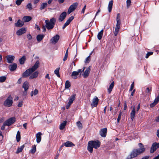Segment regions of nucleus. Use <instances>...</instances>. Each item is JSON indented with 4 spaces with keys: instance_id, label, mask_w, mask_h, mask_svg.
I'll return each instance as SVG.
<instances>
[{
    "instance_id": "nucleus-1",
    "label": "nucleus",
    "mask_w": 159,
    "mask_h": 159,
    "mask_svg": "<svg viewBox=\"0 0 159 159\" xmlns=\"http://www.w3.org/2000/svg\"><path fill=\"white\" fill-rule=\"evenodd\" d=\"M139 148L133 149L127 157V159H131L135 157L145 151V149L143 144L139 143Z\"/></svg>"
},
{
    "instance_id": "nucleus-2",
    "label": "nucleus",
    "mask_w": 159,
    "mask_h": 159,
    "mask_svg": "<svg viewBox=\"0 0 159 159\" xmlns=\"http://www.w3.org/2000/svg\"><path fill=\"white\" fill-rule=\"evenodd\" d=\"M39 62L37 61L34 65L31 68L27 70L25 72L23 73L22 76L24 78H26L30 76L32 73L36 70L39 66Z\"/></svg>"
},
{
    "instance_id": "nucleus-3",
    "label": "nucleus",
    "mask_w": 159,
    "mask_h": 159,
    "mask_svg": "<svg viewBox=\"0 0 159 159\" xmlns=\"http://www.w3.org/2000/svg\"><path fill=\"white\" fill-rule=\"evenodd\" d=\"M101 143L98 140L90 141L88 143L87 149L91 153H92L93 148L97 149L100 146Z\"/></svg>"
},
{
    "instance_id": "nucleus-4",
    "label": "nucleus",
    "mask_w": 159,
    "mask_h": 159,
    "mask_svg": "<svg viewBox=\"0 0 159 159\" xmlns=\"http://www.w3.org/2000/svg\"><path fill=\"white\" fill-rule=\"evenodd\" d=\"M56 21V19L54 17L50 19V20H45V26L47 29L48 30L52 29L54 28Z\"/></svg>"
},
{
    "instance_id": "nucleus-5",
    "label": "nucleus",
    "mask_w": 159,
    "mask_h": 159,
    "mask_svg": "<svg viewBox=\"0 0 159 159\" xmlns=\"http://www.w3.org/2000/svg\"><path fill=\"white\" fill-rule=\"evenodd\" d=\"M120 13H118L117 14L116 18L117 23L116 26L115 30L114 33V35L115 36H116L118 34L120 27L121 21L120 19Z\"/></svg>"
},
{
    "instance_id": "nucleus-6",
    "label": "nucleus",
    "mask_w": 159,
    "mask_h": 159,
    "mask_svg": "<svg viewBox=\"0 0 159 159\" xmlns=\"http://www.w3.org/2000/svg\"><path fill=\"white\" fill-rule=\"evenodd\" d=\"M13 98L11 95L5 100L3 103L4 106L8 107H11L13 103Z\"/></svg>"
},
{
    "instance_id": "nucleus-7",
    "label": "nucleus",
    "mask_w": 159,
    "mask_h": 159,
    "mask_svg": "<svg viewBox=\"0 0 159 159\" xmlns=\"http://www.w3.org/2000/svg\"><path fill=\"white\" fill-rule=\"evenodd\" d=\"M76 95L73 94L70 97L68 98L69 102L66 106V109H68L70 107V106L73 103V101L75 100Z\"/></svg>"
},
{
    "instance_id": "nucleus-8",
    "label": "nucleus",
    "mask_w": 159,
    "mask_h": 159,
    "mask_svg": "<svg viewBox=\"0 0 159 159\" xmlns=\"http://www.w3.org/2000/svg\"><path fill=\"white\" fill-rule=\"evenodd\" d=\"M78 5V3L77 2H75L71 5L68 9V14H69L73 12L76 8Z\"/></svg>"
},
{
    "instance_id": "nucleus-9",
    "label": "nucleus",
    "mask_w": 159,
    "mask_h": 159,
    "mask_svg": "<svg viewBox=\"0 0 159 159\" xmlns=\"http://www.w3.org/2000/svg\"><path fill=\"white\" fill-rule=\"evenodd\" d=\"M16 120V119L15 117H11L5 121V122L7 126H9L15 122Z\"/></svg>"
},
{
    "instance_id": "nucleus-10",
    "label": "nucleus",
    "mask_w": 159,
    "mask_h": 159,
    "mask_svg": "<svg viewBox=\"0 0 159 159\" xmlns=\"http://www.w3.org/2000/svg\"><path fill=\"white\" fill-rule=\"evenodd\" d=\"M99 99L96 96L92 100V102L91 103V106L92 108L96 107L97 106Z\"/></svg>"
},
{
    "instance_id": "nucleus-11",
    "label": "nucleus",
    "mask_w": 159,
    "mask_h": 159,
    "mask_svg": "<svg viewBox=\"0 0 159 159\" xmlns=\"http://www.w3.org/2000/svg\"><path fill=\"white\" fill-rule=\"evenodd\" d=\"M84 69V68L82 70L81 69H79L77 71H73L72 72L71 75L72 77L74 79H76L77 78V76L79 75V73L81 72V71H83Z\"/></svg>"
},
{
    "instance_id": "nucleus-12",
    "label": "nucleus",
    "mask_w": 159,
    "mask_h": 159,
    "mask_svg": "<svg viewBox=\"0 0 159 159\" xmlns=\"http://www.w3.org/2000/svg\"><path fill=\"white\" fill-rule=\"evenodd\" d=\"M159 147V143H153L151 148V150H150V152L151 153H153Z\"/></svg>"
},
{
    "instance_id": "nucleus-13",
    "label": "nucleus",
    "mask_w": 159,
    "mask_h": 159,
    "mask_svg": "<svg viewBox=\"0 0 159 159\" xmlns=\"http://www.w3.org/2000/svg\"><path fill=\"white\" fill-rule=\"evenodd\" d=\"M22 87L24 89L23 93L25 95H26L27 93V91L29 88V83L27 81L25 82L23 84Z\"/></svg>"
},
{
    "instance_id": "nucleus-14",
    "label": "nucleus",
    "mask_w": 159,
    "mask_h": 159,
    "mask_svg": "<svg viewBox=\"0 0 159 159\" xmlns=\"http://www.w3.org/2000/svg\"><path fill=\"white\" fill-rule=\"evenodd\" d=\"M8 63H12L14 60L15 57L12 55H8L5 57Z\"/></svg>"
},
{
    "instance_id": "nucleus-15",
    "label": "nucleus",
    "mask_w": 159,
    "mask_h": 159,
    "mask_svg": "<svg viewBox=\"0 0 159 159\" xmlns=\"http://www.w3.org/2000/svg\"><path fill=\"white\" fill-rule=\"evenodd\" d=\"M107 132V129L106 128L101 129L99 131V134L101 136L103 137H106Z\"/></svg>"
},
{
    "instance_id": "nucleus-16",
    "label": "nucleus",
    "mask_w": 159,
    "mask_h": 159,
    "mask_svg": "<svg viewBox=\"0 0 159 159\" xmlns=\"http://www.w3.org/2000/svg\"><path fill=\"white\" fill-rule=\"evenodd\" d=\"M26 31V30L25 28H22L20 29L17 31L16 34L18 35H20L25 33Z\"/></svg>"
},
{
    "instance_id": "nucleus-17",
    "label": "nucleus",
    "mask_w": 159,
    "mask_h": 159,
    "mask_svg": "<svg viewBox=\"0 0 159 159\" xmlns=\"http://www.w3.org/2000/svg\"><path fill=\"white\" fill-rule=\"evenodd\" d=\"M66 12H63L61 13L59 16V20L61 22L62 21L66 18Z\"/></svg>"
},
{
    "instance_id": "nucleus-18",
    "label": "nucleus",
    "mask_w": 159,
    "mask_h": 159,
    "mask_svg": "<svg viewBox=\"0 0 159 159\" xmlns=\"http://www.w3.org/2000/svg\"><path fill=\"white\" fill-rule=\"evenodd\" d=\"M42 135V133L40 132H39L37 133L36 135V142L38 143H39L41 140V136Z\"/></svg>"
},
{
    "instance_id": "nucleus-19",
    "label": "nucleus",
    "mask_w": 159,
    "mask_h": 159,
    "mask_svg": "<svg viewBox=\"0 0 159 159\" xmlns=\"http://www.w3.org/2000/svg\"><path fill=\"white\" fill-rule=\"evenodd\" d=\"M158 101H159V93L158 96L157 98H155L153 102L150 104V107H154L157 104Z\"/></svg>"
},
{
    "instance_id": "nucleus-20",
    "label": "nucleus",
    "mask_w": 159,
    "mask_h": 159,
    "mask_svg": "<svg viewBox=\"0 0 159 159\" xmlns=\"http://www.w3.org/2000/svg\"><path fill=\"white\" fill-rule=\"evenodd\" d=\"M17 67V65L15 63H13L12 64L9 65V68L11 71H13L16 70Z\"/></svg>"
},
{
    "instance_id": "nucleus-21",
    "label": "nucleus",
    "mask_w": 159,
    "mask_h": 159,
    "mask_svg": "<svg viewBox=\"0 0 159 159\" xmlns=\"http://www.w3.org/2000/svg\"><path fill=\"white\" fill-rule=\"evenodd\" d=\"M114 82H112L109 85V87L107 88V92L109 94H110L111 91L112 90V89L114 87Z\"/></svg>"
},
{
    "instance_id": "nucleus-22",
    "label": "nucleus",
    "mask_w": 159,
    "mask_h": 159,
    "mask_svg": "<svg viewBox=\"0 0 159 159\" xmlns=\"http://www.w3.org/2000/svg\"><path fill=\"white\" fill-rule=\"evenodd\" d=\"M38 74L39 72L38 71H36L33 73H32L29 76L30 79H32L36 78L38 76Z\"/></svg>"
},
{
    "instance_id": "nucleus-23",
    "label": "nucleus",
    "mask_w": 159,
    "mask_h": 159,
    "mask_svg": "<svg viewBox=\"0 0 159 159\" xmlns=\"http://www.w3.org/2000/svg\"><path fill=\"white\" fill-rule=\"evenodd\" d=\"M135 107H134L132 109V111H131L130 113V118L132 120H133V119L135 117Z\"/></svg>"
},
{
    "instance_id": "nucleus-24",
    "label": "nucleus",
    "mask_w": 159,
    "mask_h": 159,
    "mask_svg": "<svg viewBox=\"0 0 159 159\" xmlns=\"http://www.w3.org/2000/svg\"><path fill=\"white\" fill-rule=\"evenodd\" d=\"M24 24L23 22L21 21L20 20H19L17 23L15 24V25L17 27H21L24 25Z\"/></svg>"
},
{
    "instance_id": "nucleus-25",
    "label": "nucleus",
    "mask_w": 159,
    "mask_h": 159,
    "mask_svg": "<svg viewBox=\"0 0 159 159\" xmlns=\"http://www.w3.org/2000/svg\"><path fill=\"white\" fill-rule=\"evenodd\" d=\"M113 5V0H111L109 2L108 7L107 8L108 11L110 13L111 12L112 8Z\"/></svg>"
},
{
    "instance_id": "nucleus-26",
    "label": "nucleus",
    "mask_w": 159,
    "mask_h": 159,
    "mask_svg": "<svg viewBox=\"0 0 159 159\" xmlns=\"http://www.w3.org/2000/svg\"><path fill=\"white\" fill-rule=\"evenodd\" d=\"M64 145L67 147L74 146L75 145L72 142L68 141L65 143Z\"/></svg>"
},
{
    "instance_id": "nucleus-27",
    "label": "nucleus",
    "mask_w": 159,
    "mask_h": 159,
    "mask_svg": "<svg viewBox=\"0 0 159 159\" xmlns=\"http://www.w3.org/2000/svg\"><path fill=\"white\" fill-rule=\"evenodd\" d=\"M90 70V66H89L87 68L84 72L83 76L84 78H86L89 75Z\"/></svg>"
},
{
    "instance_id": "nucleus-28",
    "label": "nucleus",
    "mask_w": 159,
    "mask_h": 159,
    "mask_svg": "<svg viewBox=\"0 0 159 159\" xmlns=\"http://www.w3.org/2000/svg\"><path fill=\"white\" fill-rule=\"evenodd\" d=\"M32 19L30 16H25L23 17V20L25 22H28L30 21Z\"/></svg>"
},
{
    "instance_id": "nucleus-29",
    "label": "nucleus",
    "mask_w": 159,
    "mask_h": 159,
    "mask_svg": "<svg viewBox=\"0 0 159 159\" xmlns=\"http://www.w3.org/2000/svg\"><path fill=\"white\" fill-rule=\"evenodd\" d=\"M152 90V88L151 87H148L146 88L145 90V93L147 95H149L151 93V92Z\"/></svg>"
},
{
    "instance_id": "nucleus-30",
    "label": "nucleus",
    "mask_w": 159,
    "mask_h": 159,
    "mask_svg": "<svg viewBox=\"0 0 159 159\" xmlns=\"http://www.w3.org/2000/svg\"><path fill=\"white\" fill-rule=\"evenodd\" d=\"M66 123V121H64L62 123H61V124L59 126V129L61 130H62L65 127Z\"/></svg>"
},
{
    "instance_id": "nucleus-31",
    "label": "nucleus",
    "mask_w": 159,
    "mask_h": 159,
    "mask_svg": "<svg viewBox=\"0 0 159 159\" xmlns=\"http://www.w3.org/2000/svg\"><path fill=\"white\" fill-rule=\"evenodd\" d=\"M103 30H102L98 33L97 35V37L99 40H100L101 39L103 35Z\"/></svg>"
},
{
    "instance_id": "nucleus-32",
    "label": "nucleus",
    "mask_w": 159,
    "mask_h": 159,
    "mask_svg": "<svg viewBox=\"0 0 159 159\" xmlns=\"http://www.w3.org/2000/svg\"><path fill=\"white\" fill-rule=\"evenodd\" d=\"M24 147H25L24 144H23L22 146H20V147H19L18 148V149L16 152V153L17 154H18L20 152H21L22 151L23 149L24 148Z\"/></svg>"
},
{
    "instance_id": "nucleus-33",
    "label": "nucleus",
    "mask_w": 159,
    "mask_h": 159,
    "mask_svg": "<svg viewBox=\"0 0 159 159\" xmlns=\"http://www.w3.org/2000/svg\"><path fill=\"white\" fill-rule=\"evenodd\" d=\"M74 17L73 16H71L70 17L69 19L66 21V22L65 23L67 26L68 25L71 21L74 19Z\"/></svg>"
},
{
    "instance_id": "nucleus-34",
    "label": "nucleus",
    "mask_w": 159,
    "mask_h": 159,
    "mask_svg": "<svg viewBox=\"0 0 159 159\" xmlns=\"http://www.w3.org/2000/svg\"><path fill=\"white\" fill-rule=\"evenodd\" d=\"M48 6V4L47 2L43 3L41 4L40 9V10H42L45 8V7H47Z\"/></svg>"
},
{
    "instance_id": "nucleus-35",
    "label": "nucleus",
    "mask_w": 159,
    "mask_h": 159,
    "mask_svg": "<svg viewBox=\"0 0 159 159\" xmlns=\"http://www.w3.org/2000/svg\"><path fill=\"white\" fill-rule=\"evenodd\" d=\"M16 138L18 142L20 141V135L19 131H18L17 132Z\"/></svg>"
},
{
    "instance_id": "nucleus-36",
    "label": "nucleus",
    "mask_w": 159,
    "mask_h": 159,
    "mask_svg": "<svg viewBox=\"0 0 159 159\" xmlns=\"http://www.w3.org/2000/svg\"><path fill=\"white\" fill-rule=\"evenodd\" d=\"M25 61V56H23L19 59V62L21 64H23Z\"/></svg>"
},
{
    "instance_id": "nucleus-37",
    "label": "nucleus",
    "mask_w": 159,
    "mask_h": 159,
    "mask_svg": "<svg viewBox=\"0 0 159 159\" xmlns=\"http://www.w3.org/2000/svg\"><path fill=\"white\" fill-rule=\"evenodd\" d=\"M38 93V91L37 89H35L34 91H31V96L32 97L33 96H35Z\"/></svg>"
},
{
    "instance_id": "nucleus-38",
    "label": "nucleus",
    "mask_w": 159,
    "mask_h": 159,
    "mask_svg": "<svg viewBox=\"0 0 159 159\" xmlns=\"http://www.w3.org/2000/svg\"><path fill=\"white\" fill-rule=\"evenodd\" d=\"M70 83L68 80H66L65 84V88L68 89L70 86Z\"/></svg>"
},
{
    "instance_id": "nucleus-39",
    "label": "nucleus",
    "mask_w": 159,
    "mask_h": 159,
    "mask_svg": "<svg viewBox=\"0 0 159 159\" xmlns=\"http://www.w3.org/2000/svg\"><path fill=\"white\" fill-rule=\"evenodd\" d=\"M44 37V35L43 34H39L37 36V40H42Z\"/></svg>"
},
{
    "instance_id": "nucleus-40",
    "label": "nucleus",
    "mask_w": 159,
    "mask_h": 159,
    "mask_svg": "<svg viewBox=\"0 0 159 159\" xmlns=\"http://www.w3.org/2000/svg\"><path fill=\"white\" fill-rule=\"evenodd\" d=\"M59 68H57L54 71V73L58 77H60V75L59 74Z\"/></svg>"
},
{
    "instance_id": "nucleus-41",
    "label": "nucleus",
    "mask_w": 159,
    "mask_h": 159,
    "mask_svg": "<svg viewBox=\"0 0 159 159\" xmlns=\"http://www.w3.org/2000/svg\"><path fill=\"white\" fill-rule=\"evenodd\" d=\"M26 8L27 9H28L29 11H30L32 9V6L31 3H29L26 5Z\"/></svg>"
},
{
    "instance_id": "nucleus-42",
    "label": "nucleus",
    "mask_w": 159,
    "mask_h": 159,
    "mask_svg": "<svg viewBox=\"0 0 159 159\" xmlns=\"http://www.w3.org/2000/svg\"><path fill=\"white\" fill-rule=\"evenodd\" d=\"M36 151V146L35 145H34L32 148L30 150V152L32 153H34Z\"/></svg>"
},
{
    "instance_id": "nucleus-43",
    "label": "nucleus",
    "mask_w": 159,
    "mask_h": 159,
    "mask_svg": "<svg viewBox=\"0 0 159 159\" xmlns=\"http://www.w3.org/2000/svg\"><path fill=\"white\" fill-rule=\"evenodd\" d=\"M77 125L80 129H81L82 128V125L80 121H78L76 123Z\"/></svg>"
},
{
    "instance_id": "nucleus-44",
    "label": "nucleus",
    "mask_w": 159,
    "mask_h": 159,
    "mask_svg": "<svg viewBox=\"0 0 159 159\" xmlns=\"http://www.w3.org/2000/svg\"><path fill=\"white\" fill-rule=\"evenodd\" d=\"M6 79V77L5 76L0 77V82L2 83L4 82Z\"/></svg>"
},
{
    "instance_id": "nucleus-45",
    "label": "nucleus",
    "mask_w": 159,
    "mask_h": 159,
    "mask_svg": "<svg viewBox=\"0 0 159 159\" xmlns=\"http://www.w3.org/2000/svg\"><path fill=\"white\" fill-rule=\"evenodd\" d=\"M59 36L58 34H57L53 37L51 40H59Z\"/></svg>"
},
{
    "instance_id": "nucleus-46",
    "label": "nucleus",
    "mask_w": 159,
    "mask_h": 159,
    "mask_svg": "<svg viewBox=\"0 0 159 159\" xmlns=\"http://www.w3.org/2000/svg\"><path fill=\"white\" fill-rule=\"evenodd\" d=\"M131 0H127L126 1V6L127 8H128L129 6L131 5Z\"/></svg>"
},
{
    "instance_id": "nucleus-47",
    "label": "nucleus",
    "mask_w": 159,
    "mask_h": 159,
    "mask_svg": "<svg viewBox=\"0 0 159 159\" xmlns=\"http://www.w3.org/2000/svg\"><path fill=\"white\" fill-rule=\"evenodd\" d=\"M90 61V55H89L88 57L86 58L85 61V63H89Z\"/></svg>"
},
{
    "instance_id": "nucleus-48",
    "label": "nucleus",
    "mask_w": 159,
    "mask_h": 159,
    "mask_svg": "<svg viewBox=\"0 0 159 159\" xmlns=\"http://www.w3.org/2000/svg\"><path fill=\"white\" fill-rule=\"evenodd\" d=\"M122 114L121 112H120V113L119 114L117 119V121L118 122H119L120 121V119L121 117Z\"/></svg>"
},
{
    "instance_id": "nucleus-49",
    "label": "nucleus",
    "mask_w": 159,
    "mask_h": 159,
    "mask_svg": "<svg viewBox=\"0 0 159 159\" xmlns=\"http://www.w3.org/2000/svg\"><path fill=\"white\" fill-rule=\"evenodd\" d=\"M22 2L21 0H17L16 2V4L17 5H20Z\"/></svg>"
},
{
    "instance_id": "nucleus-50",
    "label": "nucleus",
    "mask_w": 159,
    "mask_h": 159,
    "mask_svg": "<svg viewBox=\"0 0 159 159\" xmlns=\"http://www.w3.org/2000/svg\"><path fill=\"white\" fill-rule=\"evenodd\" d=\"M134 87V83L133 82V83H132L130 86V87L129 89V91H131L132 90Z\"/></svg>"
},
{
    "instance_id": "nucleus-51",
    "label": "nucleus",
    "mask_w": 159,
    "mask_h": 159,
    "mask_svg": "<svg viewBox=\"0 0 159 159\" xmlns=\"http://www.w3.org/2000/svg\"><path fill=\"white\" fill-rule=\"evenodd\" d=\"M6 125H6V123L4 122L3 125L1 127V129L2 130H4L5 129V126Z\"/></svg>"
},
{
    "instance_id": "nucleus-52",
    "label": "nucleus",
    "mask_w": 159,
    "mask_h": 159,
    "mask_svg": "<svg viewBox=\"0 0 159 159\" xmlns=\"http://www.w3.org/2000/svg\"><path fill=\"white\" fill-rule=\"evenodd\" d=\"M50 43L53 44H55L57 43L58 40H50Z\"/></svg>"
},
{
    "instance_id": "nucleus-53",
    "label": "nucleus",
    "mask_w": 159,
    "mask_h": 159,
    "mask_svg": "<svg viewBox=\"0 0 159 159\" xmlns=\"http://www.w3.org/2000/svg\"><path fill=\"white\" fill-rule=\"evenodd\" d=\"M22 104H23V102L21 101L19 103L17 106L18 107H22Z\"/></svg>"
},
{
    "instance_id": "nucleus-54",
    "label": "nucleus",
    "mask_w": 159,
    "mask_h": 159,
    "mask_svg": "<svg viewBox=\"0 0 159 159\" xmlns=\"http://www.w3.org/2000/svg\"><path fill=\"white\" fill-rule=\"evenodd\" d=\"M86 5H85L84 6V8H83V9L82 10L81 12L82 13H84V12L85 10L86 9Z\"/></svg>"
},
{
    "instance_id": "nucleus-55",
    "label": "nucleus",
    "mask_w": 159,
    "mask_h": 159,
    "mask_svg": "<svg viewBox=\"0 0 159 159\" xmlns=\"http://www.w3.org/2000/svg\"><path fill=\"white\" fill-rule=\"evenodd\" d=\"M27 38L28 39H29V40H30V39H32V36H31V35L30 34H28L27 35Z\"/></svg>"
},
{
    "instance_id": "nucleus-56",
    "label": "nucleus",
    "mask_w": 159,
    "mask_h": 159,
    "mask_svg": "<svg viewBox=\"0 0 159 159\" xmlns=\"http://www.w3.org/2000/svg\"><path fill=\"white\" fill-rule=\"evenodd\" d=\"M67 57H68V56L67 55H65V56L64 57V58L63 59V60L64 61H65L67 59Z\"/></svg>"
},
{
    "instance_id": "nucleus-57",
    "label": "nucleus",
    "mask_w": 159,
    "mask_h": 159,
    "mask_svg": "<svg viewBox=\"0 0 159 159\" xmlns=\"http://www.w3.org/2000/svg\"><path fill=\"white\" fill-rule=\"evenodd\" d=\"M45 78H47V79H48V80H50V78L49 74H47L45 76Z\"/></svg>"
},
{
    "instance_id": "nucleus-58",
    "label": "nucleus",
    "mask_w": 159,
    "mask_h": 159,
    "mask_svg": "<svg viewBox=\"0 0 159 159\" xmlns=\"http://www.w3.org/2000/svg\"><path fill=\"white\" fill-rule=\"evenodd\" d=\"M149 156H146L143 157L142 159H148L149 158Z\"/></svg>"
},
{
    "instance_id": "nucleus-59",
    "label": "nucleus",
    "mask_w": 159,
    "mask_h": 159,
    "mask_svg": "<svg viewBox=\"0 0 159 159\" xmlns=\"http://www.w3.org/2000/svg\"><path fill=\"white\" fill-rule=\"evenodd\" d=\"M39 1V0H34V4H36L38 3Z\"/></svg>"
},
{
    "instance_id": "nucleus-60",
    "label": "nucleus",
    "mask_w": 159,
    "mask_h": 159,
    "mask_svg": "<svg viewBox=\"0 0 159 159\" xmlns=\"http://www.w3.org/2000/svg\"><path fill=\"white\" fill-rule=\"evenodd\" d=\"M140 108V104H139L138 105L136 111H139V110Z\"/></svg>"
},
{
    "instance_id": "nucleus-61",
    "label": "nucleus",
    "mask_w": 159,
    "mask_h": 159,
    "mask_svg": "<svg viewBox=\"0 0 159 159\" xmlns=\"http://www.w3.org/2000/svg\"><path fill=\"white\" fill-rule=\"evenodd\" d=\"M27 123H25L23 125V126L25 128V129H27Z\"/></svg>"
},
{
    "instance_id": "nucleus-62",
    "label": "nucleus",
    "mask_w": 159,
    "mask_h": 159,
    "mask_svg": "<svg viewBox=\"0 0 159 159\" xmlns=\"http://www.w3.org/2000/svg\"><path fill=\"white\" fill-rule=\"evenodd\" d=\"M127 108V105L126 103H124V109L125 110Z\"/></svg>"
},
{
    "instance_id": "nucleus-63",
    "label": "nucleus",
    "mask_w": 159,
    "mask_h": 159,
    "mask_svg": "<svg viewBox=\"0 0 159 159\" xmlns=\"http://www.w3.org/2000/svg\"><path fill=\"white\" fill-rule=\"evenodd\" d=\"M153 53V52H148L147 54H148V55H149V56L152 55Z\"/></svg>"
},
{
    "instance_id": "nucleus-64",
    "label": "nucleus",
    "mask_w": 159,
    "mask_h": 159,
    "mask_svg": "<svg viewBox=\"0 0 159 159\" xmlns=\"http://www.w3.org/2000/svg\"><path fill=\"white\" fill-rule=\"evenodd\" d=\"M153 159H159V154Z\"/></svg>"
}]
</instances>
